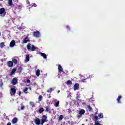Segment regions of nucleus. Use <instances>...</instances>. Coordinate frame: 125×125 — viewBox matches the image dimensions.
I'll use <instances>...</instances> for the list:
<instances>
[{
    "label": "nucleus",
    "instance_id": "nucleus-44",
    "mask_svg": "<svg viewBox=\"0 0 125 125\" xmlns=\"http://www.w3.org/2000/svg\"><path fill=\"white\" fill-rule=\"evenodd\" d=\"M2 85H3L2 83L0 84V87H1L2 86Z\"/></svg>",
    "mask_w": 125,
    "mask_h": 125
},
{
    "label": "nucleus",
    "instance_id": "nucleus-3",
    "mask_svg": "<svg viewBox=\"0 0 125 125\" xmlns=\"http://www.w3.org/2000/svg\"><path fill=\"white\" fill-rule=\"evenodd\" d=\"M33 35L35 38H40L41 37V33L39 31L34 32Z\"/></svg>",
    "mask_w": 125,
    "mask_h": 125
},
{
    "label": "nucleus",
    "instance_id": "nucleus-53",
    "mask_svg": "<svg viewBox=\"0 0 125 125\" xmlns=\"http://www.w3.org/2000/svg\"><path fill=\"white\" fill-rule=\"evenodd\" d=\"M44 76L46 77V76H47V74H44Z\"/></svg>",
    "mask_w": 125,
    "mask_h": 125
},
{
    "label": "nucleus",
    "instance_id": "nucleus-52",
    "mask_svg": "<svg viewBox=\"0 0 125 125\" xmlns=\"http://www.w3.org/2000/svg\"><path fill=\"white\" fill-rule=\"evenodd\" d=\"M29 89L31 90V89H32V88H31V87H30Z\"/></svg>",
    "mask_w": 125,
    "mask_h": 125
},
{
    "label": "nucleus",
    "instance_id": "nucleus-47",
    "mask_svg": "<svg viewBox=\"0 0 125 125\" xmlns=\"http://www.w3.org/2000/svg\"><path fill=\"white\" fill-rule=\"evenodd\" d=\"M79 97H80V96L78 94H77V98H79Z\"/></svg>",
    "mask_w": 125,
    "mask_h": 125
},
{
    "label": "nucleus",
    "instance_id": "nucleus-51",
    "mask_svg": "<svg viewBox=\"0 0 125 125\" xmlns=\"http://www.w3.org/2000/svg\"><path fill=\"white\" fill-rule=\"evenodd\" d=\"M59 92H60V90L58 91V93H59Z\"/></svg>",
    "mask_w": 125,
    "mask_h": 125
},
{
    "label": "nucleus",
    "instance_id": "nucleus-39",
    "mask_svg": "<svg viewBox=\"0 0 125 125\" xmlns=\"http://www.w3.org/2000/svg\"><path fill=\"white\" fill-rule=\"evenodd\" d=\"M32 6H34V7H36L37 6V4H36V3H34L32 4Z\"/></svg>",
    "mask_w": 125,
    "mask_h": 125
},
{
    "label": "nucleus",
    "instance_id": "nucleus-15",
    "mask_svg": "<svg viewBox=\"0 0 125 125\" xmlns=\"http://www.w3.org/2000/svg\"><path fill=\"white\" fill-rule=\"evenodd\" d=\"M21 7V6L17 5L16 7H14V11L15 13H16L17 12V11H16V8H20Z\"/></svg>",
    "mask_w": 125,
    "mask_h": 125
},
{
    "label": "nucleus",
    "instance_id": "nucleus-35",
    "mask_svg": "<svg viewBox=\"0 0 125 125\" xmlns=\"http://www.w3.org/2000/svg\"><path fill=\"white\" fill-rule=\"evenodd\" d=\"M95 125H101L99 124V122H98V121H96L95 123Z\"/></svg>",
    "mask_w": 125,
    "mask_h": 125
},
{
    "label": "nucleus",
    "instance_id": "nucleus-50",
    "mask_svg": "<svg viewBox=\"0 0 125 125\" xmlns=\"http://www.w3.org/2000/svg\"><path fill=\"white\" fill-rule=\"evenodd\" d=\"M15 1H16V2H18V0H16Z\"/></svg>",
    "mask_w": 125,
    "mask_h": 125
},
{
    "label": "nucleus",
    "instance_id": "nucleus-34",
    "mask_svg": "<svg viewBox=\"0 0 125 125\" xmlns=\"http://www.w3.org/2000/svg\"><path fill=\"white\" fill-rule=\"evenodd\" d=\"M67 84H72V82L71 81H68L67 82Z\"/></svg>",
    "mask_w": 125,
    "mask_h": 125
},
{
    "label": "nucleus",
    "instance_id": "nucleus-9",
    "mask_svg": "<svg viewBox=\"0 0 125 125\" xmlns=\"http://www.w3.org/2000/svg\"><path fill=\"white\" fill-rule=\"evenodd\" d=\"M7 65L9 67H13V62L11 61H9L7 62Z\"/></svg>",
    "mask_w": 125,
    "mask_h": 125
},
{
    "label": "nucleus",
    "instance_id": "nucleus-26",
    "mask_svg": "<svg viewBox=\"0 0 125 125\" xmlns=\"http://www.w3.org/2000/svg\"><path fill=\"white\" fill-rule=\"evenodd\" d=\"M12 62H13V63H14L15 64H17V60L15 59H12Z\"/></svg>",
    "mask_w": 125,
    "mask_h": 125
},
{
    "label": "nucleus",
    "instance_id": "nucleus-10",
    "mask_svg": "<svg viewBox=\"0 0 125 125\" xmlns=\"http://www.w3.org/2000/svg\"><path fill=\"white\" fill-rule=\"evenodd\" d=\"M32 48H31V51H35V50H38L39 48L38 47L35 46L34 45H32Z\"/></svg>",
    "mask_w": 125,
    "mask_h": 125
},
{
    "label": "nucleus",
    "instance_id": "nucleus-54",
    "mask_svg": "<svg viewBox=\"0 0 125 125\" xmlns=\"http://www.w3.org/2000/svg\"><path fill=\"white\" fill-rule=\"evenodd\" d=\"M0 36H1V33H0Z\"/></svg>",
    "mask_w": 125,
    "mask_h": 125
},
{
    "label": "nucleus",
    "instance_id": "nucleus-17",
    "mask_svg": "<svg viewBox=\"0 0 125 125\" xmlns=\"http://www.w3.org/2000/svg\"><path fill=\"white\" fill-rule=\"evenodd\" d=\"M17 121H18V119H17V118H14L12 120V124H16L17 123Z\"/></svg>",
    "mask_w": 125,
    "mask_h": 125
},
{
    "label": "nucleus",
    "instance_id": "nucleus-5",
    "mask_svg": "<svg viewBox=\"0 0 125 125\" xmlns=\"http://www.w3.org/2000/svg\"><path fill=\"white\" fill-rule=\"evenodd\" d=\"M34 121H35V123L36 124V125H41V120H40V119L36 118L34 120Z\"/></svg>",
    "mask_w": 125,
    "mask_h": 125
},
{
    "label": "nucleus",
    "instance_id": "nucleus-19",
    "mask_svg": "<svg viewBox=\"0 0 125 125\" xmlns=\"http://www.w3.org/2000/svg\"><path fill=\"white\" fill-rule=\"evenodd\" d=\"M41 70L40 69H38L36 72V75L37 76V77H39L40 75Z\"/></svg>",
    "mask_w": 125,
    "mask_h": 125
},
{
    "label": "nucleus",
    "instance_id": "nucleus-45",
    "mask_svg": "<svg viewBox=\"0 0 125 125\" xmlns=\"http://www.w3.org/2000/svg\"><path fill=\"white\" fill-rule=\"evenodd\" d=\"M19 96H20V95H21V91H19Z\"/></svg>",
    "mask_w": 125,
    "mask_h": 125
},
{
    "label": "nucleus",
    "instance_id": "nucleus-41",
    "mask_svg": "<svg viewBox=\"0 0 125 125\" xmlns=\"http://www.w3.org/2000/svg\"><path fill=\"white\" fill-rule=\"evenodd\" d=\"M19 70H20V71H22V67H19Z\"/></svg>",
    "mask_w": 125,
    "mask_h": 125
},
{
    "label": "nucleus",
    "instance_id": "nucleus-1",
    "mask_svg": "<svg viewBox=\"0 0 125 125\" xmlns=\"http://www.w3.org/2000/svg\"><path fill=\"white\" fill-rule=\"evenodd\" d=\"M6 14V12H5V9L4 8H1L0 9V16L1 17H4Z\"/></svg>",
    "mask_w": 125,
    "mask_h": 125
},
{
    "label": "nucleus",
    "instance_id": "nucleus-8",
    "mask_svg": "<svg viewBox=\"0 0 125 125\" xmlns=\"http://www.w3.org/2000/svg\"><path fill=\"white\" fill-rule=\"evenodd\" d=\"M15 45V41L12 40L10 43V47H13Z\"/></svg>",
    "mask_w": 125,
    "mask_h": 125
},
{
    "label": "nucleus",
    "instance_id": "nucleus-12",
    "mask_svg": "<svg viewBox=\"0 0 125 125\" xmlns=\"http://www.w3.org/2000/svg\"><path fill=\"white\" fill-rule=\"evenodd\" d=\"M33 45L31 44V43H28L27 45V48L28 50H32V46Z\"/></svg>",
    "mask_w": 125,
    "mask_h": 125
},
{
    "label": "nucleus",
    "instance_id": "nucleus-40",
    "mask_svg": "<svg viewBox=\"0 0 125 125\" xmlns=\"http://www.w3.org/2000/svg\"><path fill=\"white\" fill-rule=\"evenodd\" d=\"M85 80H86V79H83L82 80V81L83 83H85V81H85Z\"/></svg>",
    "mask_w": 125,
    "mask_h": 125
},
{
    "label": "nucleus",
    "instance_id": "nucleus-20",
    "mask_svg": "<svg viewBox=\"0 0 125 125\" xmlns=\"http://www.w3.org/2000/svg\"><path fill=\"white\" fill-rule=\"evenodd\" d=\"M84 113H85V111H84L83 109H81L79 112L80 115H83Z\"/></svg>",
    "mask_w": 125,
    "mask_h": 125
},
{
    "label": "nucleus",
    "instance_id": "nucleus-29",
    "mask_svg": "<svg viewBox=\"0 0 125 125\" xmlns=\"http://www.w3.org/2000/svg\"><path fill=\"white\" fill-rule=\"evenodd\" d=\"M98 116L101 119H102L103 118V114L101 113L99 114Z\"/></svg>",
    "mask_w": 125,
    "mask_h": 125
},
{
    "label": "nucleus",
    "instance_id": "nucleus-6",
    "mask_svg": "<svg viewBox=\"0 0 125 125\" xmlns=\"http://www.w3.org/2000/svg\"><path fill=\"white\" fill-rule=\"evenodd\" d=\"M58 71L60 74H61V72H62V73H64V71H63V68H62V66L60 65V64L58 65Z\"/></svg>",
    "mask_w": 125,
    "mask_h": 125
},
{
    "label": "nucleus",
    "instance_id": "nucleus-36",
    "mask_svg": "<svg viewBox=\"0 0 125 125\" xmlns=\"http://www.w3.org/2000/svg\"><path fill=\"white\" fill-rule=\"evenodd\" d=\"M24 109H25V106L22 105V106L21 107V110H24Z\"/></svg>",
    "mask_w": 125,
    "mask_h": 125
},
{
    "label": "nucleus",
    "instance_id": "nucleus-2",
    "mask_svg": "<svg viewBox=\"0 0 125 125\" xmlns=\"http://www.w3.org/2000/svg\"><path fill=\"white\" fill-rule=\"evenodd\" d=\"M46 122H48L47 117H46V116H45V115H44L42 117V121H41V125H43V124H44V123H45Z\"/></svg>",
    "mask_w": 125,
    "mask_h": 125
},
{
    "label": "nucleus",
    "instance_id": "nucleus-38",
    "mask_svg": "<svg viewBox=\"0 0 125 125\" xmlns=\"http://www.w3.org/2000/svg\"><path fill=\"white\" fill-rule=\"evenodd\" d=\"M26 83H29V84H31V81H30V80H27Z\"/></svg>",
    "mask_w": 125,
    "mask_h": 125
},
{
    "label": "nucleus",
    "instance_id": "nucleus-37",
    "mask_svg": "<svg viewBox=\"0 0 125 125\" xmlns=\"http://www.w3.org/2000/svg\"><path fill=\"white\" fill-rule=\"evenodd\" d=\"M46 110L47 112H49V107L48 106L46 107Z\"/></svg>",
    "mask_w": 125,
    "mask_h": 125
},
{
    "label": "nucleus",
    "instance_id": "nucleus-22",
    "mask_svg": "<svg viewBox=\"0 0 125 125\" xmlns=\"http://www.w3.org/2000/svg\"><path fill=\"white\" fill-rule=\"evenodd\" d=\"M5 45H4V42H2L0 43V47L1 48H3L4 46H5Z\"/></svg>",
    "mask_w": 125,
    "mask_h": 125
},
{
    "label": "nucleus",
    "instance_id": "nucleus-27",
    "mask_svg": "<svg viewBox=\"0 0 125 125\" xmlns=\"http://www.w3.org/2000/svg\"><path fill=\"white\" fill-rule=\"evenodd\" d=\"M39 113L40 114H42V112H43V108H41L40 109H39Z\"/></svg>",
    "mask_w": 125,
    "mask_h": 125
},
{
    "label": "nucleus",
    "instance_id": "nucleus-7",
    "mask_svg": "<svg viewBox=\"0 0 125 125\" xmlns=\"http://www.w3.org/2000/svg\"><path fill=\"white\" fill-rule=\"evenodd\" d=\"M12 84L14 85H15V84H17V79L15 78H13L12 81Z\"/></svg>",
    "mask_w": 125,
    "mask_h": 125
},
{
    "label": "nucleus",
    "instance_id": "nucleus-32",
    "mask_svg": "<svg viewBox=\"0 0 125 125\" xmlns=\"http://www.w3.org/2000/svg\"><path fill=\"white\" fill-rule=\"evenodd\" d=\"M59 105V101H58L56 103L55 106L56 107H58Z\"/></svg>",
    "mask_w": 125,
    "mask_h": 125
},
{
    "label": "nucleus",
    "instance_id": "nucleus-11",
    "mask_svg": "<svg viewBox=\"0 0 125 125\" xmlns=\"http://www.w3.org/2000/svg\"><path fill=\"white\" fill-rule=\"evenodd\" d=\"M40 55H41V56H42V57H43L44 59H46V58H47V57L46 56V54H45V53H40Z\"/></svg>",
    "mask_w": 125,
    "mask_h": 125
},
{
    "label": "nucleus",
    "instance_id": "nucleus-48",
    "mask_svg": "<svg viewBox=\"0 0 125 125\" xmlns=\"http://www.w3.org/2000/svg\"><path fill=\"white\" fill-rule=\"evenodd\" d=\"M66 28H67V29H69V26H66Z\"/></svg>",
    "mask_w": 125,
    "mask_h": 125
},
{
    "label": "nucleus",
    "instance_id": "nucleus-28",
    "mask_svg": "<svg viewBox=\"0 0 125 125\" xmlns=\"http://www.w3.org/2000/svg\"><path fill=\"white\" fill-rule=\"evenodd\" d=\"M38 99H39V101H42V95L39 96Z\"/></svg>",
    "mask_w": 125,
    "mask_h": 125
},
{
    "label": "nucleus",
    "instance_id": "nucleus-46",
    "mask_svg": "<svg viewBox=\"0 0 125 125\" xmlns=\"http://www.w3.org/2000/svg\"><path fill=\"white\" fill-rule=\"evenodd\" d=\"M26 2H27V3H30V2H29V0H26Z\"/></svg>",
    "mask_w": 125,
    "mask_h": 125
},
{
    "label": "nucleus",
    "instance_id": "nucleus-16",
    "mask_svg": "<svg viewBox=\"0 0 125 125\" xmlns=\"http://www.w3.org/2000/svg\"><path fill=\"white\" fill-rule=\"evenodd\" d=\"M29 42V38L28 37H25L23 41V43H27Z\"/></svg>",
    "mask_w": 125,
    "mask_h": 125
},
{
    "label": "nucleus",
    "instance_id": "nucleus-14",
    "mask_svg": "<svg viewBox=\"0 0 125 125\" xmlns=\"http://www.w3.org/2000/svg\"><path fill=\"white\" fill-rule=\"evenodd\" d=\"M8 5L9 6H12V5H13V3L12 2V0H8Z\"/></svg>",
    "mask_w": 125,
    "mask_h": 125
},
{
    "label": "nucleus",
    "instance_id": "nucleus-18",
    "mask_svg": "<svg viewBox=\"0 0 125 125\" xmlns=\"http://www.w3.org/2000/svg\"><path fill=\"white\" fill-rule=\"evenodd\" d=\"M79 88V83H76L74 86V90H77Z\"/></svg>",
    "mask_w": 125,
    "mask_h": 125
},
{
    "label": "nucleus",
    "instance_id": "nucleus-23",
    "mask_svg": "<svg viewBox=\"0 0 125 125\" xmlns=\"http://www.w3.org/2000/svg\"><path fill=\"white\" fill-rule=\"evenodd\" d=\"M30 106H31V107H32V108H34V107H35V103H34V102H31L30 103Z\"/></svg>",
    "mask_w": 125,
    "mask_h": 125
},
{
    "label": "nucleus",
    "instance_id": "nucleus-21",
    "mask_svg": "<svg viewBox=\"0 0 125 125\" xmlns=\"http://www.w3.org/2000/svg\"><path fill=\"white\" fill-rule=\"evenodd\" d=\"M122 98V96H119L118 98L117 99V103H121V101L120 100H121V99Z\"/></svg>",
    "mask_w": 125,
    "mask_h": 125
},
{
    "label": "nucleus",
    "instance_id": "nucleus-42",
    "mask_svg": "<svg viewBox=\"0 0 125 125\" xmlns=\"http://www.w3.org/2000/svg\"><path fill=\"white\" fill-rule=\"evenodd\" d=\"M95 119L96 120H98V116H95Z\"/></svg>",
    "mask_w": 125,
    "mask_h": 125
},
{
    "label": "nucleus",
    "instance_id": "nucleus-49",
    "mask_svg": "<svg viewBox=\"0 0 125 125\" xmlns=\"http://www.w3.org/2000/svg\"><path fill=\"white\" fill-rule=\"evenodd\" d=\"M1 96H2L1 93H0V98L1 97Z\"/></svg>",
    "mask_w": 125,
    "mask_h": 125
},
{
    "label": "nucleus",
    "instance_id": "nucleus-25",
    "mask_svg": "<svg viewBox=\"0 0 125 125\" xmlns=\"http://www.w3.org/2000/svg\"><path fill=\"white\" fill-rule=\"evenodd\" d=\"M28 89H29V88H28V87L25 88L24 89V90H23L24 92L25 93H28V92H27V90H28Z\"/></svg>",
    "mask_w": 125,
    "mask_h": 125
},
{
    "label": "nucleus",
    "instance_id": "nucleus-4",
    "mask_svg": "<svg viewBox=\"0 0 125 125\" xmlns=\"http://www.w3.org/2000/svg\"><path fill=\"white\" fill-rule=\"evenodd\" d=\"M15 93H16V89L15 88H11L10 94L11 96L15 95Z\"/></svg>",
    "mask_w": 125,
    "mask_h": 125
},
{
    "label": "nucleus",
    "instance_id": "nucleus-55",
    "mask_svg": "<svg viewBox=\"0 0 125 125\" xmlns=\"http://www.w3.org/2000/svg\"><path fill=\"white\" fill-rule=\"evenodd\" d=\"M1 0V1H2V0Z\"/></svg>",
    "mask_w": 125,
    "mask_h": 125
},
{
    "label": "nucleus",
    "instance_id": "nucleus-33",
    "mask_svg": "<svg viewBox=\"0 0 125 125\" xmlns=\"http://www.w3.org/2000/svg\"><path fill=\"white\" fill-rule=\"evenodd\" d=\"M87 108H88V110L90 111L91 110V109H92V107H91L90 105H87Z\"/></svg>",
    "mask_w": 125,
    "mask_h": 125
},
{
    "label": "nucleus",
    "instance_id": "nucleus-13",
    "mask_svg": "<svg viewBox=\"0 0 125 125\" xmlns=\"http://www.w3.org/2000/svg\"><path fill=\"white\" fill-rule=\"evenodd\" d=\"M25 62H29L30 61V57L29 55H26L25 56V59L24 60Z\"/></svg>",
    "mask_w": 125,
    "mask_h": 125
},
{
    "label": "nucleus",
    "instance_id": "nucleus-30",
    "mask_svg": "<svg viewBox=\"0 0 125 125\" xmlns=\"http://www.w3.org/2000/svg\"><path fill=\"white\" fill-rule=\"evenodd\" d=\"M15 72H16V69L14 68L13 69H12L11 74H14Z\"/></svg>",
    "mask_w": 125,
    "mask_h": 125
},
{
    "label": "nucleus",
    "instance_id": "nucleus-24",
    "mask_svg": "<svg viewBox=\"0 0 125 125\" xmlns=\"http://www.w3.org/2000/svg\"><path fill=\"white\" fill-rule=\"evenodd\" d=\"M53 90H54V89H53L52 88H50L47 90V92L50 93V92H52Z\"/></svg>",
    "mask_w": 125,
    "mask_h": 125
},
{
    "label": "nucleus",
    "instance_id": "nucleus-31",
    "mask_svg": "<svg viewBox=\"0 0 125 125\" xmlns=\"http://www.w3.org/2000/svg\"><path fill=\"white\" fill-rule=\"evenodd\" d=\"M62 119H63V115H60L59 117V120L62 121Z\"/></svg>",
    "mask_w": 125,
    "mask_h": 125
},
{
    "label": "nucleus",
    "instance_id": "nucleus-43",
    "mask_svg": "<svg viewBox=\"0 0 125 125\" xmlns=\"http://www.w3.org/2000/svg\"><path fill=\"white\" fill-rule=\"evenodd\" d=\"M6 125H11V123L9 122Z\"/></svg>",
    "mask_w": 125,
    "mask_h": 125
}]
</instances>
